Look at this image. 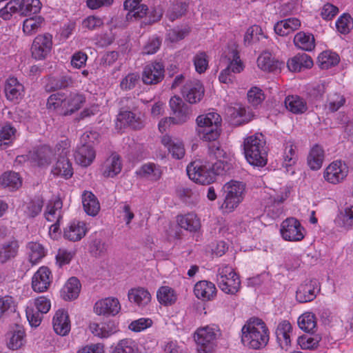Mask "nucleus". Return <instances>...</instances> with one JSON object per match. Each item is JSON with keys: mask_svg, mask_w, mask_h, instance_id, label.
I'll return each instance as SVG.
<instances>
[{"mask_svg": "<svg viewBox=\"0 0 353 353\" xmlns=\"http://www.w3.org/2000/svg\"><path fill=\"white\" fill-rule=\"evenodd\" d=\"M269 339V329L261 319L250 318L241 328V342L246 347L252 350L262 349L267 345Z\"/></svg>", "mask_w": 353, "mask_h": 353, "instance_id": "nucleus-1", "label": "nucleus"}, {"mask_svg": "<svg viewBox=\"0 0 353 353\" xmlns=\"http://www.w3.org/2000/svg\"><path fill=\"white\" fill-rule=\"evenodd\" d=\"M243 150L247 161L256 167H263L267 164L268 152L265 140L261 133L247 136L243 141Z\"/></svg>", "mask_w": 353, "mask_h": 353, "instance_id": "nucleus-2", "label": "nucleus"}, {"mask_svg": "<svg viewBox=\"0 0 353 353\" xmlns=\"http://www.w3.org/2000/svg\"><path fill=\"white\" fill-rule=\"evenodd\" d=\"M221 117L215 111H209L199 115L196 119V133L199 138L205 141H212L220 135Z\"/></svg>", "mask_w": 353, "mask_h": 353, "instance_id": "nucleus-3", "label": "nucleus"}, {"mask_svg": "<svg viewBox=\"0 0 353 353\" xmlns=\"http://www.w3.org/2000/svg\"><path fill=\"white\" fill-rule=\"evenodd\" d=\"M245 184L239 181L231 180L223 186L224 201L221 205L223 213L234 211L243 201L245 195Z\"/></svg>", "mask_w": 353, "mask_h": 353, "instance_id": "nucleus-4", "label": "nucleus"}, {"mask_svg": "<svg viewBox=\"0 0 353 353\" xmlns=\"http://www.w3.org/2000/svg\"><path fill=\"white\" fill-rule=\"evenodd\" d=\"M41 9L39 0H10L6 6L0 9V17L6 21L19 14L20 16H27L37 14Z\"/></svg>", "mask_w": 353, "mask_h": 353, "instance_id": "nucleus-5", "label": "nucleus"}, {"mask_svg": "<svg viewBox=\"0 0 353 353\" xmlns=\"http://www.w3.org/2000/svg\"><path fill=\"white\" fill-rule=\"evenodd\" d=\"M70 146L68 139L62 140L56 145L54 154H57L55 159L57 161L51 170L53 175L60 176L65 179H69L73 175L72 163L68 159Z\"/></svg>", "mask_w": 353, "mask_h": 353, "instance_id": "nucleus-6", "label": "nucleus"}, {"mask_svg": "<svg viewBox=\"0 0 353 353\" xmlns=\"http://www.w3.org/2000/svg\"><path fill=\"white\" fill-rule=\"evenodd\" d=\"M221 334L219 327L214 324L202 326L196 329L194 334L199 353H211Z\"/></svg>", "mask_w": 353, "mask_h": 353, "instance_id": "nucleus-7", "label": "nucleus"}, {"mask_svg": "<svg viewBox=\"0 0 353 353\" xmlns=\"http://www.w3.org/2000/svg\"><path fill=\"white\" fill-rule=\"evenodd\" d=\"M51 308V301L46 296L29 300L26 306V315L31 327H37L41 323L43 314Z\"/></svg>", "mask_w": 353, "mask_h": 353, "instance_id": "nucleus-8", "label": "nucleus"}, {"mask_svg": "<svg viewBox=\"0 0 353 353\" xmlns=\"http://www.w3.org/2000/svg\"><path fill=\"white\" fill-rule=\"evenodd\" d=\"M210 154L216 159V162L210 163L214 181L216 175H223L231 169L234 161V154L229 149L224 150L219 145L214 144L210 148Z\"/></svg>", "mask_w": 353, "mask_h": 353, "instance_id": "nucleus-9", "label": "nucleus"}, {"mask_svg": "<svg viewBox=\"0 0 353 353\" xmlns=\"http://www.w3.org/2000/svg\"><path fill=\"white\" fill-rule=\"evenodd\" d=\"M187 174L190 180L201 185H209L213 183V172H211L210 162L196 159L188 164Z\"/></svg>", "mask_w": 353, "mask_h": 353, "instance_id": "nucleus-10", "label": "nucleus"}, {"mask_svg": "<svg viewBox=\"0 0 353 353\" xmlns=\"http://www.w3.org/2000/svg\"><path fill=\"white\" fill-rule=\"evenodd\" d=\"M217 284L223 292L234 294L240 289L241 281L231 266L223 265L218 270Z\"/></svg>", "mask_w": 353, "mask_h": 353, "instance_id": "nucleus-11", "label": "nucleus"}, {"mask_svg": "<svg viewBox=\"0 0 353 353\" xmlns=\"http://www.w3.org/2000/svg\"><path fill=\"white\" fill-rule=\"evenodd\" d=\"M281 237L287 241L296 242L303 240L305 235V230L299 221L290 217L285 219L280 226Z\"/></svg>", "mask_w": 353, "mask_h": 353, "instance_id": "nucleus-12", "label": "nucleus"}, {"mask_svg": "<svg viewBox=\"0 0 353 353\" xmlns=\"http://www.w3.org/2000/svg\"><path fill=\"white\" fill-rule=\"evenodd\" d=\"M52 36L48 33L38 34L31 46L32 57L38 61L46 59L52 49Z\"/></svg>", "mask_w": 353, "mask_h": 353, "instance_id": "nucleus-13", "label": "nucleus"}, {"mask_svg": "<svg viewBox=\"0 0 353 353\" xmlns=\"http://www.w3.org/2000/svg\"><path fill=\"white\" fill-rule=\"evenodd\" d=\"M348 172V167L345 163L341 161H334L325 168L323 176L327 183L337 185L346 179Z\"/></svg>", "mask_w": 353, "mask_h": 353, "instance_id": "nucleus-14", "label": "nucleus"}, {"mask_svg": "<svg viewBox=\"0 0 353 353\" xmlns=\"http://www.w3.org/2000/svg\"><path fill=\"white\" fill-rule=\"evenodd\" d=\"M54 153L55 148L52 149L48 145H43L37 151L30 152L28 159L32 166L46 168L57 158V154Z\"/></svg>", "mask_w": 353, "mask_h": 353, "instance_id": "nucleus-15", "label": "nucleus"}, {"mask_svg": "<svg viewBox=\"0 0 353 353\" xmlns=\"http://www.w3.org/2000/svg\"><path fill=\"white\" fill-rule=\"evenodd\" d=\"M170 107L173 117H171L176 125H181L187 122L192 116L191 108L186 105L181 98L172 97L170 100Z\"/></svg>", "mask_w": 353, "mask_h": 353, "instance_id": "nucleus-16", "label": "nucleus"}, {"mask_svg": "<svg viewBox=\"0 0 353 353\" xmlns=\"http://www.w3.org/2000/svg\"><path fill=\"white\" fill-rule=\"evenodd\" d=\"M165 68L162 63L154 61L145 65L142 72V81L145 84L153 85L161 82L164 77Z\"/></svg>", "mask_w": 353, "mask_h": 353, "instance_id": "nucleus-17", "label": "nucleus"}, {"mask_svg": "<svg viewBox=\"0 0 353 353\" xmlns=\"http://www.w3.org/2000/svg\"><path fill=\"white\" fill-rule=\"evenodd\" d=\"M52 280V274L46 266L40 267L32 277V288L35 292L47 291Z\"/></svg>", "mask_w": 353, "mask_h": 353, "instance_id": "nucleus-18", "label": "nucleus"}, {"mask_svg": "<svg viewBox=\"0 0 353 353\" xmlns=\"http://www.w3.org/2000/svg\"><path fill=\"white\" fill-rule=\"evenodd\" d=\"M121 306L118 299L107 297L97 301L94 305V312L97 315L115 316L121 310Z\"/></svg>", "mask_w": 353, "mask_h": 353, "instance_id": "nucleus-19", "label": "nucleus"}, {"mask_svg": "<svg viewBox=\"0 0 353 353\" xmlns=\"http://www.w3.org/2000/svg\"><path fill=\"white\" fill-rule=\"evenodd\" d=\"M319 290L316 280H305L298 287L296 292V299L299 303L311 301L314 299Z\"/></svg>", "mask_w": 353, "mask_h": 353, "instance_id": "nucleus-20", "label": "nucleus"}, {"mask_svg": "<svg viewBox=\"0 0 353 353\" xmlns=\"http://www.w3.org/2000/svg\"><path fill=\"white\" fill-rule=\"evenodd\" d=\"M52 327L55 333L59 336H67L71 330V323L68 312L64 309L56 311L52 319Z\"/></svg>", "mask_w": 353, "mask_h": 353, "instance_id": "nucleus-21", "label": "nucleus"}, {"mask_svg": "<svg viewBox=\"0 0 353 353\" xmlns=\"http://www.w3.org/2000/svg\"><path fill=\"white\" fill-rule=\"evenodd\" d=\"M161 141L173 159L179 160L184 157L185 150L181 140L172 138L170 135L165 134L161 137Z\"/></svg>", "mask_w": 353, "mask_h": 353, "instance_id": "nucleus-22", "label": "nucleus"}, {"mask_svg": "<svg viewBox=\"0 0 353 353\" xmlns=\"http://www.w3.org/2000/svg\"><path fill=\"white\" fill-rule=\"evenodd\" d=\"M223 56L228 61L227 68L234 74L241 73L245 68L244 63L240 58L237 46L232 43L223 52Z\"/></svg>", "mask_w": 353, "mask_h": 353, "instance_id": "nucleus-23", "label": "nucleus"}, {"mask_svg": "<svg viewBox=\"0 0 353 353\" xmlns=\"http://www.w3.org/2000/svg\"><path fill=\"white\" fill-rule=\"evenodd\" d=\"M203 94V86L197 79L187 82L183 90V97L190 103H196L200 101Z\"/></svg>", "mask_w": 353, "mask_h": 353, "instance_id": "nucleus-24", "label": "nucleus"}, {"mask_svg": "<svg viewBox=\"0 0 353 353\" xmlns=\"http://www.w3.org/2000/svg\"><path fill=\"white\" fill-rule=\"evenodd\" d=\"M217 290L215 285L208 281L203 280L197 282L194 287L195 296L203 301H210L214 299Z\"/></svg>", "mask_w": 353, "mask_h": 353, "instance_id": "nucleus-25", "label": "nucleus"}, {"mask_svg": "<svg viewBox=\"0 0 353 353\" xmlns=\"http://www.w3.org/2000/svg\"><path fill=\"white\" fill-rule=\"evenodd\" d=\"M292 333V326L291 323L286 320L280 321L276 329V336L279 346L287 350L291 344V335Z\"/></svg>", "mask_w": 353, "mask_h": 353, "instance_id": "nucleus-26", "label": "nucleus"}, {"mask_svg": "<svg viewBox=\"0 0 353 353\" xmlns=\"http://www.w3.org/2000/svg\"><path fill=\"white\" fill-rule=\"evenodd\" d=\"M88 327L94 336L100 339H107L118 331L116 324L110 321L101 323L91 322Z\"/></svg>", "mask_w": 353, "mask_h": 353, "instance_id": "nucleus-27", "label": "nucleus"}, {"mask_svg": "<svg viewBox=\"0 0 353 353\" xmlns=\"http://www.w3.org/2000/svg\"><path fill=\"white\" fill-rule=\"evenodd\" d=\"M88 232V228L83 221H73L65 228L63 236L70 241H80Z\"/></svg>", "mask_w": 353, "mask_h": 353, "instance_id": "nucleus-28", "label": "nucleus"}, {"mask_svg": "<svg viewBox=\"0 0 353 353\" xmlns=\"http://www.w3.org/2000/svg\"><path fill=\"white\" fill-rule=\"evenodd\" d=\"M227 114L230 117L234 125H241L251 121L252 116L247 112L245 107L240 103H235L234 106H228L226 109Z\"/></svg>", "mask_w": 353, "mask_h": 353, "instance_id": "nucleus-29", "label": "nucleus"}, {"mask_svg": "<svg viewBox=\"0 0 353 353\" xmlns=\"http://www.w3.org/2000/svg\"><path fill=\"white\" fill-rule=\"evenodd\" d=\"M96 152L92 145L81 144L77 146L74 158L76 162L83 167L89 166L94 160Z\"/></svg>", "mask_w": 353, "mask_h": 353, "instance_id": "nucleus-30", "label": "nucleus"}, {"mask_svg": "<svg viewBox=\"0 0 353 353\" xmlns=\"http://www.w3.org/2000/svg\"><path fill=\"white\" fill-rule=\"evenodd\" d=\"M127 125L134 129H139L143 126V123L140 117H137L134 113L130 111L121 112L116 121V128L121 130Z\"/></svg>", "mask_w": 353, "mask_h": 353, "instance_id": "nucleus-31", "label": "nucleus"}, {"mask_svg": "<svg viewBox=\"0 0 353 353\" xmlns=\"http://www.w3.org/2000/svg\"><path fill=\"white\" fill-rule=\"evenodd\" d=\"M64 115L72 114L79 110L85 102V97L83 94L71 92H65Z\"/></svg>", "mask_w": 353, "mask_h": 353, "instance_id": "nucleus-32", "label": "nucleus"}, {"mask_svg": "<svg viewBox=\"0 0 353 353\" xmlns=\"http://www.w3.org/2000/svg\"><path fill=\"white\" fill-rule=\"evenodd\" d=\"M5 93L9 101H17L23 96V85L16 78L9 77L6 82Z\"/></svg>", "mask_w": 353, "mask_h": 353, "instance_id": "nucleus-33", "label": "nucleus"}, {"mask_svg": "<svg viewBox=\"0 0 353 353\" xmlns=\"http://www.w3.org/2000/svg\"><path fill=\"white\" fill-rule=\"evenodd\" d=\"M128 298L130 303L143 308L150 302L151 294L144 288L138 287L128 291Z\"/></svg>", "mask_w": 353, "mask_h": 353, "instance_id": "nucleus-34", "label": "nucleus"}, {"mask_svg": "<svg viewBox=\"0 0 353 353\" xmlns=\"http://www.w3.org/2000/svg\"><path fill=\"white\" fill-rule=\"evenodd\" d=\"M122 169V162L117 154H112L103 163L101 171L105 177H114L119 174Z\"/></svg>", "mask_w": 353, "mask_h": 353, "instance_id": "nucleus-35", "label": "nucleus"}, {"mask_svg": "<svg viewBox=\"0 0 353 353\" xmlns=\"http://www.w3.org/2000/svg\"><path fill=\"white\" fill-rule=\"evenodd\" d=\"M17 137V129L9 123L0 125V149L10 147Z\"/></svg>", "mask_w": 353, "mask_h": 353, "instance_id": "nucleus-36", "label": "nucleus"}, {"mask_svg": "<svg viewBox=\"0 0 353 353\" xmlns=\"http://www.w3.org/2000/svg\"><path fill=\"white\" fill-rule=\"evenodd\" d=\"M324 159L325 152L323 148L319 145H314L308 153L307 165L312 170H319L323 165Z\"/></svg>", "mask_w": 353, "mask_h": 353, "instance_id": "nucleus-37", "label": "nucleus"}, {"mask_svg": "<svg viewBox=\"0 0 353 353\" xmlns=\"http://www.w3.org/2000/svg\"><path fill=\"white\" fill-rule=\"evenodd\" d=\"M81 290V283L76 277L70 278L61 290V296L65 301L77 299Z\"/></svg>", "mask_w": 353, "mask_h": 353, "instance_id": "nucleus-38", "label": "nucleus"}, {"mask_svg": "<svg viewBox=\"0 0 353 353\" xmlns=\"http://www.w3.org/2000/svg\"><path fill=\"white\" fill-rule=\"evenodd\" d=\"M288 68L293 72L301 71L303 69L310 68L313 65L312 58L307 54H299L290 59L287 63Z\"/></svg>", "mask_w": 353, "mask_h": 353, "instance_id": "nucleus-39", "label": "nucleus"}, {"mask_svg": "<svg viewBox=\"0 0 353 353\" xmlns=\"http://www.w3.org/2000/svg\"><path fill=\"white\" fill-rule=\"evenodd\" d=\"M301 21L297 18H289L277 22L274 27V32L279 36H286L299 28Z\"/></svg>", "mask_w": 353, "mask_h": 353, "instance_id": "nucleus-40", "label": "nucleus"}, {"mask_svg": "<svg viewBox=\"0 0 353 353\" xmlns=\"http://www.w3.org/2000/svg\"><path fill=\"white\" fill-rule=\"evenodd\" d=\"M62 201L58 198L50 200L44 213L46 220L50 222H60L62 218Z\"/></svg>", "mask_w": 353, "mask_h": 353, "instance_id": "nucleus-41", "label": "nucleus"}, {"mask_svg": "<svg viewBox=\"0 0 353 353\" xmlns=\"http://www.w3.org/2000/svg\"><path fill=\"white\" fill-rule=\"evenodd\" d=\"M82 204L85 213L96 216L100 210V204L95 195L90 191H84L81 195Z\"/></svg>", "mask_w": 353, "mask_h": 353, "instance_id": "nucleus-42", "label": "nucleus"}, {"mask_svg": "<svg viewBox=\"0 0 353 353\" xmlns=\"http://www.w3.org/2000/svg\"><path fill=\"white\" fill-rule=\"evenodd\" d=\"M297 160L298 155L296 152V146L292 141H287L283 155V166L286 168L287 172H291L293 174L294 171L292 170V168L296 164Z\"/></svg>", "mask_w": 353, "mask_h": 353, "instance_id": "nucleus-43", "label": "nucleus"}, {"mask_svg": "<svg viewBox=\"0 0 353 353\" xmlns=\"http://www.w3.org/2000/svg\"><path fill=\"white\" fill-rule=\"evenodd\" d=\"M141 0H125L124 8L128 10L127 19H139L143 17L147 12V7L145 5L140 4Z\"/></svg>", "mask_w": 353, "mask_h": 353, "instance_id": "nucleus-44", "label": "nucleus"}, {"mask_svg": "<svg viewBox=\"0 0 353 353\" xmlns=\"http://www.w3.org/2000/svg\"><path fill=\"white\" fill-rule=\"evenodd\" d=\"M25 332L23 330L17 328L10 331L6 334V345L12 350H17L25 344Z\"/></svg>", "mask_w": 353, "mask_h": 353, "instance_id": "nucleus-45", "label": "nucleus"}, {"mask_svg": "<svg viewBox=\"0 0 353 353\" xmlns=\"http://www.w3.org/2000/svg\"><path fill=\"white\" fill-rule=\"evenodd\" d=\"M27 254L32 265L38 264L46 255V250L39 243L30 242L27 245Z\"/></svg>", "mask_w": 353, "mask_h": 353, "instance_id": "nucleus-46", "label": "nucleus"}, {"mask_svg": "<svg viewBox=\"0 0 353 353\" xmlns=\"http://www.w3.org/2000/svg\"><path fill=\"white\" fill-rule=\"evenodd\" d=\"M0 185L9 190L14 191L22 185V179L17 172H6L0 176Z\"/></svg>", "mask_w": 353, "mask_h": 353, "instance_id": "nucleus-47", "label": "nucleus"}, {"mask_svg": "<svg viewBox=\"0 0 353 353\" xmlns=\"http://www.w3.org/2000/svg\"><path fill=\"white\" fill-rule=\"evenodd\" d=\"M177 222L181 228L190 232H196L201 227L200 219L194 213L178 216Z\"/></svg>", "mask_w": 353, "mask_h": 353, "instance_id": "nucleus-48", "label": "nucleus"}, {"mask_svg": "<svg viewBox=\"0 0 353 353\" xmlns=\"http://www.w3.org/2000/svg\"><path fill=\"white\" fill-rule=\"evenodd\" d=\"M18 250L19 243L14 239L3 243L0 246V262L5 263L16 256Z\"/></svg>", "mask_w": 353, "mask_h": 353, "instance_id": "nucleus-49", "label": "nucleus"}, {"mask_svg": "<svg viewBox=\"0 0 353 353\" xmlns=\"http://www.w3.org/2000/svg\"><path fill=\"white\" fill-rule=\"evenodd\" d=\"M294 43L296 47L306 51H311L315 47L313 34L305 32H298L294 37Z\"/></svg>", "mask_w": 353, "mask_h": 353, "instance_id": "nucleus-50", "label": "nucleus"}, {"mask_svg": "<svg viewBox=\"0 0 353 353\" xmlns=\"http://www.w3.org/2000/svg\"><path fill=\"white\" fill-rule=\"evenodd\" d=\"M285 104L286 108L294 114H302L307 110L305 101L296 95L286 97Z\"/></svg>", "mask_w": 353, "mask_h": 353, "instance_id": "nucleus-51", "label": "nucleus"}, {"mask_svg": "<svg viewBox=\"0 0 353 353\" xmlns=\"http://www.w3.org/2000/svg\"><path fill=\"white\" fill-rule=\"evenodd\" d=\"M65 92H58L52 94L47 101V108L64 115Z\"/></svg>", "mask_w": 353, "mask_h": 353, "instance_id": "nucleus-52", "label": "nucleus"}, {"mask_svg": "<svg viewBox=\"0 0 353 353\" xmlns=\"http://www.w3.org/2000/svg\"><path fill=\"white\" fill-rule=\"evenodd\" d=\"M258 68L264 72H272L278 68V62L268 51L263 52L258 57Z\"/></svg>", "mask_w": 353, "mask_h": 353, "instance_id": "nucleus-53", "label": "nucleus"}, {"mask_svg": "<svg viewBox=\"0 0 353 353\" xmlns=\"http://www.w3.org/2000/svg\"><path fill=\"white\" fill-rule=\"evenodd\" d=\"M44 23V18L40 15H35L26 19L23 22V32L26 35L35 34Z\"/></svg>", "mask_w": 353, "mask_h": 353, "instance_id": "nucleus-54", "label": "nucleus"}, {"mask_svg": "<svg viewBox=\"0 0 353 353\" xmlns=\"http://www.w3.org/2000/svg\"><path fill=\"white\" fill-rule=\"evenodd\" d=\"M137 174L141 177L150 181H157L161 178V171L159 166L154 163H149L143 165Z\"/></svg>", "mask_w": 353, "mask_h": 353, "instance_id": "nucleus-55", "label": "nucleus"}, {"mask_svg": "<svg viewBox=\"0 0 353 353\" xmlns=\"http://www.w3.org/2000/svg\"><path fill=\"white\" fill-rule=\"evenodd\" d=\"M111 353H139V348L135 341L124 339L112 346Z\"/></svg>", "mask_w": 353, "mask_h": 353, "instance_id": "nucleus-56", "label": "nucleus"}, {"mask_svg": "<svg viewBox=\"0 0 353 353\" xmlns=\"http://www.w3.org/2000/svg\"><path fill=\"white\" fill-rule=\"evenodd\" d=\"M157 298L158 301L164 305H171L177 299L176 292L169 286H161L157 290Z\"/></svg>", "mask_w": 353, "mask_h": 353, "instance_id": "nucleus-57", "label": "nucleus"}, {"mask_svg": "<svg viewBox=\"0 0 353 353\" xmlns=\"http://www.w3.org/2000/svg\"><path fill=\"white\" fill-rule=\"evenodd\" d=\"M17 310L14 299L10 296L0 297V320H4Z\"/></svg>", "mask_w": 353, "mask_h": 353, "instance_id": "nucleus-58", "label": "nucleus"}, {"mask_svg": "<svg viewBox=\"0 0 353 353\" xmlns=\"http://www.w3.org/2000/svg\"><path fill=\"white\" fill-rule=\"evenodd\" d=\"M335 224L345 230L353 228V205L345 209L334 220Z\"/></svg>", "mask_w": 353, "mask_h": 353, "instance_id": "nucleus-59", "label": "nucleus"}, {"mask_svg": "<svg viewBox=\"0 0 353 353\" xmlns=\"http://www.w3.org/2000/svg\"><path fill=\"white\" fill-rule=\"evenodd\" d=\"M339 62L338 54L331 51H324L318 57V63L322 69H328L337 65Z\"/></svg>", "mask_w": 353, "mask_h": 353, "instance_id": "nucleus-60", "label": "nucleus"}, {"mask_svg": "<svg viewBox=\"0 0 353 353\" xmlns=\"http://www.w3.org/2000/svg\"><path fill=\"white\" fill-rule=\"evenodd\" d=\"M265 37L262 28L259 26L254 25L247 29L244 34L243 42L245 46H250Z\"/></svg>", "mask_w": 353, "mask_h": 353, "instance_id": "nucleus-61", "label": "nucleus"}, {"mask_svg": "<svg viewBox=\"0 0 353 353\" xmlns=\"http://www.w3.org/2000/svg\"><path fill=\"white\" fill-rule=\"evenodd\" d=\"M316 322L315 316L312 312H305L298 319V325L305 332H312L316 327Z\"/></svg>", "mask_w": 353, "mask_h": 353, "instance_id": "nucleus-62", "label": "nucleus"}, {"mask_svg": "<svg viewBox=\"0 0 353 353\" xmlns=\"http://www.w3.org/2000/svg\"><path fill=\"white\" fill-rule=\"evenodd\" d=\"M337 30L343 34H346L353 28V19L349 14H343L336 21Z\"/></svg>", "mask_w": 353, "mask_h": 353, "instance_id": "nucleus-63", "label": "nucleus"}, {"mask_svg": "<svg viewBox=\"0 0 353 353\" xmlns=\"http://www.w3.org/2000/svg\"><path fill=\"white\" fill-rule=\"evenodd\" d=\"M42 206V201L37 199L24 203L22 210L27 216L34 217L41 212Z\"/></svg>", "mask_w": 353, "mask_h": 353, "instance_id": "nucleus-64", "label": "nucleus"}]
</instances>
